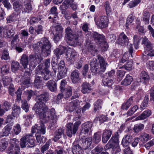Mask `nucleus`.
Wrapping results in <instances>:
<instances>
[{"mask_svg":"<svg viewBox=\"0 0 154 154\" xmlns=\"http://www.w3.org/2000/svg\"><path fill=\"white\" fill-rule=\"evenodd\" d=\"M48 92H45L38 96V102L32 108L35 110L39 118L45 122L53 120L55 121L57 119L55 109L52 108L49 109L44 103L48 100Z\"/></svg>","mask_w":154,"mask_h":154,"instance_id":"obj_1","label":"nucleus"},{"mask_svg":"<svg viewBox=\"0 0 154 154\" xmlns=\"http://www.w3.org/2000/svg\"><path fill=\"white\" fill-rule=\"evenodd\" d=\"M52 45L48 39L46 38H42L40 42L33 45V48L36 51L41 48L42 52L46 56L50 54Z\"/></svg>","mask_w":154,"mask_h":154,"instance_id":"obj_2","label":"nucleus"},{"mask_svg":"<svg viewBox=\"0 0 154 154\" xmlns=\"http://www.w3.org/2000/svg\"><path fill=\"white\" fill-rule=\"evenodd\" d=\"M80 118V116L75 117L73 118L74 121H76L74 125L72 123H69L66 125V133L67 135L69 137H71L72 134H75L78 129L79 126L81 124V122L80 120H78Z\"/></svg>","mask_w":154,"mask_h":154,"instance_id":"obj_3","label":"nucleus"},{"mask_svg":"<svg viewBox=\"0 0 154 154\" xmlns=\"http://www.w3.org/2000/svg\"><path fill=\"white\" fill-rule=\"evenodd\" d=\"M118 44L121 46L127 45L128 50V51L132 57L133 52V47L132 44L129 43L128 38L123 32H122L119 35V38L117 40Z\"/></svg>","mask_w":154,"mask_h":154,"instance_id":"obj_4","label":"nucleus"},{"mask_svg":"<svg viewBox=\"0 0 154 154\" xmlns=\"http://www.w3.org/2000/svg\"><path fill=\"white\" fill-rule=\"evenodd\" d=\"M143 44L145 46V55H144V58H147V56L150 57L154 56V50L152 49L153 46L148 38L146 37L143 38L142 41Z\"/></svg>","mask_w":154,"mask_h":154,"instance_id":"obj_5","label":"nucleus"},{"mask_svg":"<svg viewBox=\"0 0 154 154\" xmlns=\"http://www.w3.org/2000/svg\"><path fill=\"white\" fill-rule=\"evenodd\" d=\"M65 38L69 41L72 42L70 45H72L76 42L79 36L76 33L73 32L70 27H68L65 29Z\"/></svg>","mask_w":154,"mask_h":154,"instance_id":"obj_6","label":"nucleus"},{"mask_svg":"<svg viewBox=\"0 0 154 154\" xmlns=\"http://www.w3.org/2000/svg\"><path fill=\"white\" fill-rule=\"evenodd\" d=\"M93 126V123L91 122H87L81 126L80 135L84 137H88L91 135V128Z\"/></svg>","mask_w":154,"mask_h":154,"instance_id":"obj_7","label":"nucleus"},{"mask_svg":"<svg viewBox=\"0 0 154 154\" xmlns=\"http://www.w3.org/2000/svg\"><path fill=\"white\" fill-rule=\"evenodd\" d=\"M53 26L55 30L54 33V40L55 42L57 43L62 38L63 28L60 23H54Z\"/></svg>","mask_w":154,"mask_h":154,"instance_id":"obj_8","label":"nucleus"},{"mask_svg":"<svg viewBox=\"0 0 154 154\" xmlns=\"http://www.w3.org/2000/svg\"><path fill=\"white\" fill-rule=\"evenodd\" d=\"M67 60L71 63H73L75 59L78 57V54L76 51L74 49H69L67 51L66 54Z\"/></svg>","mask_w":154,"mask_h":154,"instance_id":"obj_9","label":"nucleus"},{"mask_svg":"<svg viewBox=\"0 0 154 154\" xmlns=\"http://www.w3.org/2000/svg\"><path fill=\"white\" fill-rule=\"evenodd\" d=\"M118 135V132H116L114 135L112 136L109 142L104 147L105 150H106L108 149H110V148L112 147L113 146L117 145L119 142Z\"/></svg>","mask_w":154,"mask_h":154,"instance_id":"obj_10","label":"nucleus"},{"mask_svg":"<svg viewBox=\"0 0 154 154\" xmlns=\"http://www.w3.org/2000/svg\"><path fill=\"white\" fill-rule=\"evenodd\" d=\"M96 25L100 28H103L106 27L108 24V19L105 16L100 17L97 20L95 19Z\"/></svg>","mask_w":154,"mask_h":154,"instance_id":"obj_11","label":"nucleus"},{"mask_svg":"<svg viewBox=\"0 0 154 154\" xmlns=\"http://www.w3.org/2000/svg\"><path fill=\"white\" fill-rule=\"evenodd\" d=\"M46 128L44 124L41 123L40 125H35L32 128V133L38 134H44L45 133Z\"/></svg>","mask_w":154,"mask_h":154,"instance_id":"obj_12","label":"nucleus"},{"mask_svg":"<svg viewBox=\"0 0 154 154\" xmlns=\"http://www.w3.org/2000/svg\"><path fill=\"white\" fill-rule=\"evenodd\" d=\"M50 59H48L45 60L44 62V69L42 72L40 71L39 74H41L42 76L45 77L51 76L50 74L51 72L48 70V69L50 67Z\"/></svg>","mask_w":154,"mask_h":154,"instance_id":"obj_13","label":"nucleus"},{"mask_svg":"<svg viewBox=\"0 0 154 154\" xmlns=\"http://www.w3.org/2000/svg\"><path fill=\"white\" fill-rule=\"evenodd\" d=\"M29 58L30 62L36 64H39L43 60V58L40 54H31L29 56Z\"/></svg>","mask_w":154,"mask_h":154,"instance_id":"obj_14","label":"nucleus"},{"mask_svg":"<svg viewBox=\"0 0 154 154\" xmlns=\"http://www.w3.org/2000/svg\"><path fill=\"white\" fill-rule=\"evenodd\" d=\"M81 92L84 94L90 93L92 90L91 87L89 83L85 82L81 85Z\"/></svg>","mask_w":154,"mask_h":154,"instance_id":"obj_15","label":"nucleus"},{"mask_svg":"<svg viewBox=\"0 0 154 154\" xmlns=\"http://www.w3.org/2000/svg\"><path fill=\"white\" fill-rule=\"evenodd\" d=\"M57 8L55 6L52 7L51 9V11L52 13L51 15L48 17V19L51 20L50 21L51 23H56V18H57V13L56 12Z\"/></svg>","mask_w":154,"mask_h":154,"instance_id":"obj_16","label":"nucleus"},{"mask_svg":"<svg viewBox=\"0 0 154 154\" xmlns=\"http://www.w3.org/2000/svg\"><path fill=\"white\" fill-rule=\"evenodd\" d=\"M83 52H86L87 51L91 52V54H93L94 52H96V50H94V48L92 44L87 42L85 47L82 49Z\"/></svg>","mask_w":154,"mask_h":154,"instance_id":"obj_17","label":"nucleus"},{"mask_svg":"<svg viewBox=\"0 0 154 154\" xmlns=\"http://www.w3.org/2000/svg\"><path fill=\"white\" fill-rule=\"evenodd\" d=\"M79 104L80 102L78 100H76L71 102L69 104V111L72 112L76 109L79 108L78 111H79L80 112L81 108H79Z\"/></svg>","mask_w":154,"mask_h":154,"instance_id":"obj_18","label":"nucleus"},{"mask_svg":"<svg viewBox=\"0 0 154 154\" xmlns=\"http://www.w3.org/2000/svg\"><path fill=\"white\" fill-rule=\"evenodd\" d=\"M133 140L132 137L130 135H125L124 137L122 143L124 146H127L130 144Z\"/></svg>","mask_w":154,"mask_h":154,"instance_id":"obj_19","label":"nucleus"},{"mask_svg":"<svg viewBox=\"0 0 154 154\" xmlns=\"http://www.w3.org/2000/svg\"><path fill=\"white\" fill-rule=\"evenodd\" d=\"M20 152V148L19 146H10L7 150V152L8 154H19Z\"/></svg>","mask_w":154,"mask_h":154,"instance_id":"obj_20","label":"nucleus"},{"mask_svg":"<svg viewBox=\"0 0 154 154\" xmlns=\"http://www.w3.org/2000/svg\"><path fill=\"white\" fill-rule=\"evenodd\" d=\"M23 2L19 0L15 1L13 4V8L14 10L17 12H20L23 8Z\"/></svg>","mask_w":154,"mask_h":154,"instance_id":"obj_21","label":"nucleus"},{"mask_svg":"<svg viewBox=\"0 0 154 154\" xmlns=\"http://www.w3.org/2000/svg\"><path fill=\"white\" fill-rule=\"evenodd\" d=\"M66 69L64 61L61 60L58 64V69L59 74L60 77L65 76L66 74L65 70Z\"/></svg>","mask_w":154,"mask_h":154,"instance_id":"obj_22","label":"nucleus"},{"mask_svg":"<svg viewBox=\"0 0 154 154\" xmlns=\"http://www.w3.org/2000/svg\"><path fill=\"white\" fill-rule=\"evenodd\" d=\"M112 134V131L111 130H106L103 134L102 141L103 143H106L110 138Z\"/></svg>","mask_w":154,"mask_h":154,"instance_id":"obj_23","label":"nucleus"},{"mask_svg":"<svg viewBox=\"0 0 154 154\" xmlns=\"http://www.w3.org/2000/svg\"><path fill=\"white\" fill-rule=\"evenodd\" d=\"M20 62L24 69L27 68L29 64V57L28 55L25 54H23L21 57Z\"/></svg>","mask_w":154,"mask_h":154,"instance_id":"obj_24","label":"nucleus"},{"mask_svg":"<svg viewBox=\"0 0 154 154\" xmlns=\"http://www.w3.org/2000/svg\"><path fill=\"white\" fill-rule=\"evenodd\" d=\"M15 29L12 26H11L8 29L4 31L3 36L5 38H10L14 35Z\"/></svg>","mask_w":154,"mask_h":154,"instance_id":"obj_25","label":"nucleus"},{"mask_svg":"<svg viewBox=\"0 0 154 154\" xmlns=\"http://www.w3.org/2000/svg\"><path fill=\"white\" fill-rule=\"evenodd\" d=\"M150 110H147L143 112L139 116L136 117L135 120L136 121L144 120L149 116L151 115Z\"/></svg>","mask_w":154,"mask_h":154,"instance_id":"obj_26","label":"nucleus"},{"mask_svg":"<svg viewBox=\"0 0 154 154\" xmlns=\"http://www.w3.org/2000/svg\"><path fill=\"white\" fill-rule=\"evenodd\" d=\"M92 142V138L91 137L86 138L83 140L81 144L82 148L86 149L90 147Z\"/></svg>","mask_w":154,"mask_h":154,"instance_id":"obj_27","label":"nucleus"},{"mask_svg":"<svg viewBox=\"0 0 154 154\" xmlns=\"http://www.w3.org/2000/svg\"><path fill=\"white\" fill-rule=\"evenodd\" d=\"M46 85L48 88L52 92L55 91L57 90V84L55 81L53 80L48 81Z\"/></svg>","mask_w":154,"mask_h":154,"instance_id":"obj_28","label":"nucleus"},{"mask_svg":"<svg viewBox=\"0 0 154 154\" xmlns=\"http://www.w3.org/2000/svg\"><path fill=\"white\" fill-rule=\"evenodd\" d=\"M31 0H27L24 2V6L22 11L25 12H29L32 9Z\"/></svg>","mask_w":154,"mask_h":154,"instance_id":"obj_29","label":"nucleus"},{"mask_svg":"<svg viewBox=\"0 0 154 154\" xmlns=\"http://www.w3.org/2000/svg\"><path fill=\"white\" fill-rule=\"evenodd\" d=\"M99 63L100 65L99 72H104L106 69V66L107 63L105 62L104 58L102 57L99 56L98 57Z\"/></svg>","mask_w":154,"mask_h":154,"instance_id":"obj_30","label":"nucleus"},{"mask_svg":"<svg viewBox=\"0 0 154 154\" xmlns=\"http://www.w3.org/2000/svg\"><path fill=\"white\" fill-rule=\"evenodd\" d=\"M133 102V97H131L127 101L122 104L121 109L123 110H127L132 104Z\"/></svg>","mask_w":154,"mask_h":154,"instance_id":"obj_31","label":"nucleus"},{"mask_svg":"<svg viewBox=\"0 0 154 154\" xmlns=\"http://www.w3.org/2000/svg\"><path fill=\"white\" fill-rule=\"evenodd\" d=\"M12 129V125L8 124L3 129L2 132L0 133V135L2 137L6 136L10 133Z\"/></svg>","mask_w":154,"mask_h":154,"instance_id":"obj_32","label":"nucleus"},{"mask_svg":"<svg viewBox=\"0 0 154 154\" xmlns=\"http://www.w3.org/2000/svg\"><path fill=\"white\" fill-rule=\"evenodd\" d=\"M66 49V47L64 46H60L58 48L55 49L54 50V54L58 57L60 55L62 54Z\"/></svg>","mask_w":154,"mask_h":154,"instance_id":"obj_33","label":"nucleus"},{"mask_svg":"<svg viewBox=\"0 0 154 154\" xmlns=\"http://www.w3.org/2000/svg\"><path fill=\"white\" fill-rule=\"evenodd\" d=\"M20 108L19 106L16 104H14L12 107V115L14 117H18L20 113Z\"/></svg>","mask_w":154,"mask_h":154,"instance_id":"obj_34","label":"nucleus"},{"mask_svg":"<svg viewBox=\"0 0 154 154\" xmlns=\"http://www.w3.org/2000/svg\"><path fill=\"white\" fill-rule=\"evenodd\" d=\"M82 147L79 144L73 145L72 151L73 154H81L82 153Z\"/></svg>","mask_w":154,"mask_h":154,"instance_id":"obj_35","label":"nucleus"},{"mask_svg":"<svg viewBox=\"0 0 154 154\" xmlns=\"http://www.w3.org/2000/svg\"><path fill=\"white\" fill-rule=\"evenodd\" d=\"M97 60L95 58H93L90 62V65L91 67V69L94 72H96L99 68V64H97Z\"/></svg>","mask_w":154,"mask_h":154,"instance_id":"obj_36","label":"nucleus"},{"mask_svg":"<svg viewBox=\"0 0 154 154\" xmlns=\"http://www.w3.org/2000/svg\"><path fill=\"white\" fill-rule=\"evenodd\" d=\"M31 135H24L20 139V146L21 148H23L27 147L26 140Z\"/></svg>","mask_w":154,"mask_h":154,"instance_id":"obj_37","label":"nucleus"},{"mask_svg":"<svg viewBox=\"0 0 154 154\" xmlns=\"http://www.w3.org/2000/svg\"><path fill=\"white\" fill-rule=\"evenodd\" d=\"M94 40L100 42H103L105 40V37L103 35L99 34L96 32H94L93 35Z\"/></svg>","mask_w":154,"mask_h":154,"instance_id":"obj_38","label":"nucleus"},{"mask_svg":"<svg viewBox=\"0 0 154 154\" xmlns=\"http://www.w3.org/2000/svg\"><path fill=\"white\" fill-rule=\"evenodd\" d=\"M25 135H31L26 140L27 147L32 148L35 146L34 140L31 137H32V134H26Z\"/></svg>","mask_w":154,"mask_h":154,"instance_id":"obj_39","label":"nucleus"},{"mask_svg":"<svg viewBox=\"0 0 154 154\" xmlns=\"http://www.w3.org/2000/svg\"><path fill=\"white\" fill-rule=\"evenodd\" d=\"M54 57H53L52 58L51 65L53 71L51 72L50 74L51 76H55L56 73L57 67V65L56 62L54 60Z\"/></svg>","mask_w":154,"mask_h":154,"instance_id":"obj_40","label":"nucleus"},{"mask_svg":"<svg viewBox=\"0 0 154 154\" xmlns=\"http://www.w3.org/2000/svg\"><path fill=\"white\" fill-rule=\"evenodd\" d=\"M144 125L141 123L135 125L133 128V130L135 133H139L142 131L144 128Z\"/></svg>","mask_w":154,"mask_h":154,"instance_id":"obj_41","label":"nucleus"},{"mask_svg":"<svg viewBox=\"0 0 154 154\" xmlns=\"http://www.w3.org/2000/svg\"><path fill=\"white\" fill-rule=\"evenodd\" d=\"M43 79L45 80H47L49 79V78H36L34 81L35 85L38 87L42 84V80Z\"/></svg>","mask_w":154,"mask_h":154,"instance_id":"obj_42","label":"nucleus"},{"mask_svg":"<svg viewBox=\"0 0 154 154\" xmlns=\"http://www.w3.org/2000/svg\"><path fill=\"white\" fill-rule=\"evenodd\" d=\"M63 132V130L62 128L59 129L58 131H57L53 138L54 141L56 142L60 139Z\"/></svg>","mask_w":154,"mask_h":154,"instance_id":"obj_43","label":"nucleus"},{"mask_svg":"<svg viewBox=\"0 0 154 154\" xmlns=\"http://www.w3.org/2000/svg\"><path fill=\"white\" fill-rule=\"evenodd\" d=\"M150 14L147 11H145L143 14V20L146 24H147L149 23Z\"/></svg>","mask_w":154,"mask_h":154,"instance_id":"obj_44","label":"nucleus"},{"mask_svg":"<svg viewBox=\"0 0 154 154\" xmlns=\"http://www.w3.org/2000/svg\"><path fill=\"white\" fill-rule=\"evenodd\" d=\"M102 104V101L100 100H97L94 103V111L95 112L101 108Z\"/></svg>","mask_w":154,"mask_h":154,"instance_id":"obj_45","label":"nucleus"},{"mask_svg":"<svg viewBox=\"0 0 154 154\" xmlns=\"http://www.w3.org/2000/svg\"><path fill=\"white\" fill-rule=\"evenodd\" d=\"M62 91H63V95L65 98H68L71 96L72 91L71 87H69L68 88H66Z\"/></svg>","mask_w":154,"mask_h":154,"instance_id":"obj_46","label":"nucleus"},{"mask_svg":"<svg viewBox=\"0 0 154 154\" xmlns=\"http://www.w3.org/2000/svg\"><path fill=\"white\" fill-rule=\"evenodd\" d=\"M102 82L105 85L108 86H111L113 82V80L109 78H103Z\"/></svg>","mask_w":154,"mask_h":154,"instance_id":"obj_47","label":"nucleus"},{"mask_svg":"<svg viewBox=\"0 0 154 154\" xmlns=\"http://www.w3.org/2000/svg\"><path fill=\"white\" fill-rule=\"evenodd\" d=\"M140 137L141 140L143 142H145L148 141L150 138L149 135L145 133H142Z\"/></svg>","mask_w":154,"mask_h":154,"instance_id":"obj_48","label":"nucleus"},{"mask_svg":"<svg viewBox=\"0 0 154 154\" xmlns=\"http://www.w3.org/2000/svg\"><path fill=\"white\" fill-rule=\"evenodd\" d=\"M103 147L100 146H98L92 150V154H99L103 150Z\"/></svg>","mask_w":154,"mask_h":154,"instance_id":"obj_49","label":"nucleus"},{"mask_svg":"<svg viewBox=\"0 0 154 154\" xmlns=\"http://www.w3.org/2000/svg\"><path fill=\"white\" fill-rule=\"evenodd\" d=\"M19 63L16 61H14L11 64V69L12 72H15L19 68Z\"/></svg>","mask_w":154,"mask_h":154,"instance_id":"obj_50","label":"nucleus"},{"mask_svg":"<svg viewBox=\"0 0 154 154\" xmlns=\"http://www.w3.org/2000/svg\"><path fill=\"white\" fill-rule=\"evenodd\" d=\"M149 101L148 96L146 95L143 103L140 105V109H143L147 106L148 103Z\"/></svg>","mask_w":154,"mask_h":154,"instance_id":"obj_51","label":"nucleus"},{"mask_svg":"<svg viewBox=\"0 0 154 154\" xmlns=\"http://www.w3.org/2000/svg\"><path fill=\"white\" fill-rule=\"evenodd\" d=\"M101 134L100 133H96L94 134L93 140L96 143H98L100 140Z\"/></svg>","mask_w":154,"mask_h":154,"instance_id":"obj_52","label":"nucleus"},{"mask_svg":"<svg viewBox=\"0 0 154 154\" xmlns=\"http://www.w3.org/2000/svg\"><path fill=\"white\" fill-rule=\"evenodd\" d=\"M22 108L23 110L27 112L29 110V107L28 104L26 100H22Z\"/></svg>","mask_w":154,"mask_h":154,"instance_id":"obj_53","label":"nucleus"},{"mask_svg":"<svg viewBox=\"0 0 154 154\" xmlns=\"http://www.w3.org/2000/svg\"><path fill=\"white\" fill-rule=\"evenodd\" d=\"M138 109V107L137 105H135L133 107L131 108L128 111L127 115L128 116L132 115Z\"/></svg>","mask_w":154,"mask_h":154,"instance_id":"obj_54","label":"nucleus"},{"mask_svg":"<svg viewBox=\"0 0 154 154\" xmlns=\"http://www.w3.org/2000/svg\"><path fill=\"white\" fill-rule=\"evenodd\" d=\"M10 58L9 54L8 51L6 50H4L3 51L2 56L1 59L2 60H7Z\"/></svg>","mask_w":154,"mask_h":154,"instance_id":"obj_55","label":"nucleus"},{"mask_svg":"<svg viewBox=\"0 0 154 154\" xmlns=\"http://www.w3.org/2000/svg\"><path fill=\"white\" fill-rule=\"evenodd\" d=\"M104 6L105 8L107 15L110 14L112 11V9L108 2H106L104 3Z\"/></svg>","mask_w":154,"mask_h":154,"instance_id":"obj_56","label":"nucleus"},{"mask_svg":"<svg viewBox=\"0 0 154 154\" xmlns=\"http://www.w3.org/2000/svg\"><path fill=\"white\" fill-rule=\"evenodd\" d=\"M8 142L4 140H0V150L2 151L5 149L7 147Z\"/></svg>","mask_w":154,"mask_h":154,"instance_id":"obj_57","label":"nucleus"},{"mask_svg":"<svg viewBox=\"0 0 154 154\" xmlns=\"http://www.w3.org/2000/svg\"><path fill=\"white\" fill-rule=\"evenodd\" d=\"M14 133L16 135H18L21 131V129L20 125L17 124L13 128Z\"/></svg>","mask_w":154,"mask_h":154,"instance_id":"obj_58","label":"nucleus"},{"mask_svg":"<svg viewBox=\"0 0 154 154\" xmlns=\"http://www.w3.org/2000/svg\"><path fill=\"white\" fill-rule=\"evenodd\" d=\"M132 81V78H125L121 82V84L125 86L131 84Z\"/></svg>","mask_w":154,"mask_h":154,"instance_id":"obj_59","label":"nucleus"},{"mask_svg":"<svg viewBox=\"0 0 154 154\" xmlns=\"http://www.w3.org/2000/svg\"><path fill=\"white\" fill-rule=\"evenodd\" d=\"M25 88V87L22 86L21 87V89H18L16 94H17V100H20L21 99V95L22 94L21 90H23Z\"/></svg>","mask_w":154,"mask_h":154,"instance_id":"obj_60","label":"nucleus"},{"mask_svg":"<svg viewBox=\"0 0 154 154\" xmlns=\"http://www.w3.org/2000/svg\"><path fill=\"white\" fill-rule=\"evenodd\" d=\"M134 20V17L133 16L132 14H130L128 18H127V20L126 23V26L127 29H128V26L129 24L132 23Z\"/></svg>","mask_w":154,"mask_h":154,"instance_id":"obj_61","label":"nucleus"},{"mask_svg":"<svg viewBox=\"0 0 154 154\" xmlns=\"http://www.w3.org/2000/svg\"><path fill=\"white\" fill-rule=\"evenodd\" d=\"M141 2V0H133L131 1L128 5L130 8H133L136 6Z\"/></svg>","mask_w":154,"mask_h":154,"instance_id":"obj_62","label":"nucleus"},{"mask_svg":"<svg viewBox=\"0 0 154 154\" xmlns=\"http://www.w3.org/2000/svg\"><path fill=\"white\" fill-rule=\"evenodd\" d=\"M112 149V152L113 154H116L117 153L121 151V149L118 146V144L117 146H113L112 147L110 148Z\"/></svg>","mask_w":154,"mask_h":154,"instance_id":"obj_63","label":"nucleus"},{"mask_svg":"<svg viewBox=\"0 0 154 154\" xmlns=\"http://www.w3.org/2000/svg\"><path fill=\"white\" fill-rule=\"evenodd\" d=\"M140 37L137 35H135L133 37V43L135 46H136L139 44L140 40Z\"/></svg>","mask_w":154,"mask_h":154,"instance_id":"obj_64","label":"nucleus"}]
</instances>
